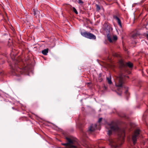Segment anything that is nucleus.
<instances>
[{
  "instance_id": "f257e3e1",
  "label": "nucleus",
  "mask_w": 148,
  "mask_h": 148,
  "mask_svg": "<svg viewBox=\"0 0 148 148\" xmlns=\"http://www.w3.org/2000/svg\"><path fill=\"white\" fill-rule=\"evenodd\" d=\"M106 127L108 130V134L109 135H111L113 131H118V141L116 142L112 139L110 140V144L111 146L114 147H119L124 141L125 136L124 130L119 129L116 124L113 123L107 125Z\"/></svg>"
},
{
  "instance_id": "f03ea898",
  "label": "nucleus",
  "mask_w": 148,
  "mask_h": 148,
  "mask_svg": "<svg viewBox=\"0 0 148 148\" xmlns=\"http://www.w3.org/2000/svg\"><path fill=\"white\" fill-rule=\"evenodd\" d=\"M66 138L68 142L65 143H62V145L69 148H77L78 144L76 138L71 136L66 137Z\"/></svg>"
},
{
  "instance_id": "7ed1b4c3",
  "label": "nucleus",
  "mask_w": 148,
  "mask_h": 148,
  "mask_svg": "<svg viewBox=\"0 0 148 148\" xmlns=\"http://www.w3.org/2000/svg\"><path fill=\"white\" fill-rule=\"evenodd\" d=\"M81 34L82 36L88 39H95L96 38V36L95 35L89 32H81Z\"/></svg>"
},
{
  "instance_id": "20e7f679",
  "label": "nucleus",
  "mask_w": 148,
  "mask_h": 148,
  "mask_svg": "<svg viewBox=\"0 0 148 148\" xmlns=\"http://www.w3.org/2000/svg\"><path fill=\"white\" fill-rule=\"evenodd\" d=\"M140 130L138 129L136 130L132 136V140L133 144H135L136 142L137 137L139 134Z\"/></svg>"
},
{
  "instance_id": "39448f33",
  "label": "nucleus",
  "mask_w": 148,
  "mask_h": 148,
  "mask_svg": "<svg viewBox=\"0 0 148 148\" xmlns=\"http://www.w3.org/2000/svg\"><path fill=\"white\" fill-rule=\"evenodd\" d=\"M107 38L108 41L111 42L116 40L117 39V37L116 35L109 34L107 35Z\"/></svg>"
},
{
  "instance_id": "423d86ee",
  "label": "nucleus",
  "mask_w": 148,
  "mask_h": 148,
  "mask_svg": "<svg viewBox=\"0 0 148 148\" xmlns=\"http://www.w3.org/2000/svg\"><path fill=\"white\" fill-rule=\"evenodd\" d=\"M123 83V79L121 77H120L118 83L117 84H115L116 86V87L121 88L122 87V85Z\"/></svg>"
},
{
  "instance_id": "0eeeda50",
  "label": "nucleus",
  "mask_w": 148,
  "mask_h": 148,
  "mask_svg": "<svg viewBox=\"0 0 148 148\" xmlns=\"http://www.w3.org/2000/svg\"><path fill=\"white\" fill-rule=\"evenodd\" d=\"M97 127L96 124L91 125L89 129V131L90 132L93 131L97 128Z\"/></svg>"
},
{
  "instance_id": "6e6552de",
  "label": "nucleus",
  "mask_w": 148,
  "mask_h": 148,
  "mask_svg": "<svg viewBox=\"0 0 148 148\" xmlns=\"http://www.w3.org/2000/svg\"><path fill=\"white\" fill-rule=\"evenodd\" d=\"M33 11L34 14L35 16H36V17L37 16H38L40 13V12L37 10H36L34 9H33Z\"/></svg>"
},
{
  "instance_id": "1a4fd4ad",
  "label": "nucleus",
  "mask_w": 148,
  "mask_h": 148,
  "mask_svg": "<svg viewBox=\"0 0 148 148\" xmlns=\"http://www.w3.org/2000/svg\"><path fill=\"white\" fill-rule=\"evenodd\" d=\"M115 18L117 20V23H118V24H119V25L120 27H122V25H121V21L120 19H119V18L117 16Z\"/></svg>"
},
{
  "instance_id": "9d476101",
  "label": "nucleus",
  "mask_w": 148,
  "mask_h": 148,
  "mask_svg": "<svg viewBox=\"0 0 148 148\" xmlns=\"http://www.w3.org/2000/svg\"><path fill=\"white\" fill-rule=\"evenodd\" d=\"M48 49H45L42 51V53L43 55H47L48 53Z\"/></svg>"
},
{
  "instance_id": "9b49d317",
  "label": "nucleus",
  "mask_w": 148,
  "mask_h": 148,
  "mask_svg": "<svg viewBox=\"0 0 148 148\" xmlns=\"http://www.w3.org/2000/svg\"><path fill=\"white\" fill-rule=\"evenodd\" d=\"M119 64L120 65V67L121 68L124 67L125 66V65L123 61L122 60H121L119 61Z\"/></svg>"
},
{
  "instance_id": "f8f14e48",
  "label": "nucleus",
  "mask_w": 148,
  "mask_h": 148,
  "mask_svg": "<svg viewBox=\"0 0 148 148\" xmlns=\"http://www.w3.org/2000/svg\"><path fill=\"white\" fill-rule=\"evenodd\" d=\"M107 80L108 81V83L109 84H111L112 82L111 80V77L110 76L109 77H107Z\"/></svg>"
},
{
  "instance_id": "ddd939ff",
  "label": "nucleus",
  "mask_w": 148,
  "mask_h": 148,
  "mask_svg": "<svg viewBox=\"0 0 148 148\" xmlns=\"http://www.w3.org/2000/svg\"><path fill=\"white\" fill-rule=\"evenodd\" d=\"M126 65L127 66L130 68H131L133 66L132 64L130 62H129L126 63Z\"/></svg>"
},
{
  "instance_id": "4468645a",
  "label": "nucleus",
  "mask_w": 148,
  "mask_h": 148,
  "mask_svg": "<svg viewBox=\"0 0 148 148\" xmlns=\"http://www.w3.org/2000/svg\"><path fill=\"white\" fill-rule=\"evenodd\" d=\"M73 10L76 14H78L77 12V11L76 9L74 7H73Z\"/></svg>"
},
{
  "instance_id": "2eb2a0df",
  "label": "nucleus",
  "mask_w": 148,
  "mask_h": 148,
  "mask_svg": "<svg viewBox=\"0 0 148 148\" xmlns=\"http://www.w3.org/2000/svg\"><path fill=\"white\" fill-rule=\"evenodd\" d=\"M96 5L97 10V11L99 10L100 9V8L99 6L98 5Z\"/></svg>"
},
{
  "instance_id": "dca6fc26",
  "label": "nucleus",
  "mask_w": 148,
  "mask_h": 148,
  "mask_svg": "<svg viewBox=\"0 0 148 148\" xmlns=\"http://www.w3.org/2000/svg\"><path fill=\"white\" fill-rule=\"evenodd\" d=\"M137 34H133L132 36V37L133 38H135V37L136 36Z\"/></svg>"
},
{
  "instance_id": "f3484780",
  "label": "nucleus",
  "mask_w": 148,
  "mask_h": 148,
  "mask_svg": "<svg viewBox=\"0 0 148 148\" xmlns=\"http://www.w3.org/2000/svg\"><path fill=\"white\" fill-rule=\"evenodd\" d=\"M78 3L80 4H82L83 2L81 0H79Z\"/></svg>"
},
{
  "instance_id": "a211bd4d",
  "label": "nucleus",
  "mask_w": 148,
  "mask_h": 148,
  "mask_svg": "<svg viewBox=\"0 0 148 148\" xmlns=\"http://www.w3.org/2000/svg\"><path fill=\"white\" fill-rule=\"evenodd\" d=\"M102 118H100L99 119V120H98V122L99 123H100L102 121Z\"/></svg>"
},
{
  "instance_id": "6ab92c4d",
  "label": "nucleus",
  "mask_w": 148,
  "mask_h": 148,
  "mask_svg": "<svg viewBox=\"0 0 148 148\" xmlns=\"http://www.w3.org/2000/svg\"><path fill=\"white\" fill-rule=\"evenodd\" d=\"M146 37H147V38L148 40V34H147V36H146Z\"/></svg>"
}]
</instances>
